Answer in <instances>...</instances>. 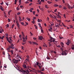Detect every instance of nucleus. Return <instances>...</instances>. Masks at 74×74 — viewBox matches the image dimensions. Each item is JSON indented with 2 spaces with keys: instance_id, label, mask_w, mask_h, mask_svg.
Masks as SVG:
<instances>
[{
  "instance_id": "nucleus-14",
  "label": "nucleus",
  "mask_w": 74,
  "mask_h": 74,
  "mask_svg": "<svg viewBox=\"0 0 74 74\" xmlns=\"http://www.w3.org/2000/svg\"><path fill=\"white\" fill-rule=\"evenodd\" d=\"M61 45L62 46V48L63 47V46H64V44L63 42H61Z\"/></svg>"
},
{
  "instance_id": "nucleus-37",
  "label": "nucleus",
  "mask_w": 74,
  "mask_h": 74,
  "mask_svg": "<svg viewBox=\"0 0 74 74\" xmlns=\"http://www.w3.org/2000/svg\"><path fill=\"white\" fill-rule=\"evenodd\" d=\"M25 3L26 4H27V3H29V2L28 1H26L25 2Z\"/></svg>"
},
{
  "instance_id": "nucleus-1",
  "label": "nucleus",
  "mask_w": 74,
  "mask_h": 74,
  "mask_svg": "<svg viewBox=\"0 0 74 74\" xmlns=\"http://www.w3.org/2000/svg\"><path fill=\"white\" fill-rule=\"evenodd\" d=\"M12 61L14 63H17L19 62V61H18V60H15V59H13Z\"/></svg>"
},
{
  "instance_id": "nucleus-20",
  "label": "nucleus",
  "mask_w": 74,
  "mask_h": 74,
  "mask_svg": "<svg viewBox=\"0 0 74 74\" xmlns=\"http://www.w3.org/2000/svg\"><path fill=\"white\" fill-rule=\"evenodd\" d=\"M27 19V20L28 21H30V19L28 18V17H27L26 18Z\"/></svg>"
},
{
  "instance_id": "nucleus-6",
  "label": "nucleus",
  "mask_w": 74,
  "mask_h": 74,
  "mask_svg": "<svg viewBox=\"0 0 74 74\" xmlns=\"http://www.w3.org/2000/svg\"><path fill=\"white\" fill-rule=\"evenodd\" d=\"M39 40H42V38L43 39V37L42 36H39Z\"/></svg>"
},
{
  "instance_id": "nucleus-46",
  "label": "nucleus",
  "mask_w": 74,
  "mask_h": 74,
  "mask_svg": "<svg viewBox=\"0 0 74 74\" xmlns=\"http://www.w3.org/2000/svg\"><path fill=\"white\" fill-rule=\"evenodd\" d=\"M7 27H9V24H7Z\"/></svg>"
},
{
  "instance_id": "nucleus-44",
  "label": "nucleus",
  "mask_w": 74,
  "mask_h": 74,
  "mask_svg": "<svg viewBox=\"0 0 74 74\" xmlns=\"http://www.w3.org/2000/svg\"><path fill=\"white\" fill-rule=\"evenodd\" d=\"M17 10H19V8H18V7H17Z\"/></svg>"
},
{
  "instance_id": "nucleus-23",
  "label": "nucleus",
  "mask_w": 74,
  "mask_h": 74,
  "mask_svg": "<svg viewBox=\"0 0 74 74\" xmlns=\"http://www.w3.org/2000/svg\"><path fill=\"white\" fill-rule=\"evenodd\" d=\"M50 42H53L54 43H55V42H56V41H55V40H51L50 41Z\"/></svg>"
},
{
  "instance_id": "nucleus-55",
  "label": "nucleus",
  "mask_w": 74,
  "mask_h": 74,
  "mask_svg": "<svg viewBox=\"0 0 74 74\" xmlns=\"http://www.w3.org/2000/svg\"><path fill=\"white\" fill-rule=\"evenodd\" d=\"M11 11H12L11 10H10L9 11V12H8V13H10V12H11Z\"/></svg>"
},
{
  "instance_id": "nucleus-13",
  "label": "nucleus",
  "mask_w": 74,
  "mask_h": 74,
  "mask_svg": "<svg viewBox=\"0 0 74 74\" xmlns=\"http://www.w3.org/2000/svg\"><path fill=\"white\" fill-rule=\"evenodd\" d=\"M67 7H68V8H69V9H70V7H70V5L69 4H67Z\"/></svg>"
},
{
  "instance_id": "nucleus-36",
  "label": "nucleus",
  "mask_w": 74,
  "mask_h": 74,
  "mask_svg": "<svg viewBox=\"0 0 74 74\" xmlns=\"http://www.w3.org/2000/svg\"><path fill=\"white\" fill-rule=\"evenodd\" d=\"M25 38L26 40H27V36H26Z\"/></svg>"
},
{
  "instance_id": "nucleus-19",
  "label": "nucleus",
  "mask_w": 74,
  "mask_h": 74,
  "mask_svg": "<svg viewBox=\"0 0 74 74\" xmlns=\"http://www.w3.org/2000/svg\"><path fill=\"white\" fill-rule=\"evenodd\" d=\"M54 7H59V5H58L57 4H55L54 5Z\"/></svg>"
},
{
  "instance_id": "nucleus-52",
  "label": "nucleus",
  "mask_w": 74,
  "mask_h": 74,
  "mask_svg": "<svg viewBox=\"0 0 74 74\" xmlns=\"http://www.w3.org/2000/svg\"><path fill=\"white\" fill-rule=\"evenodd\" d=\"M47 18L48 21H49V17H47Z\"/></svg>"
},
{
  "instance_id": "nucleus-2",
  "label": "nucleus",
  "mask_w": 74,
  "mask_h": 74,
  "mask_svg": "<svg viewBox=\"0 0 74 74\" xmlns=\"http://www.w3.org/2000/svg\"><path fill=\"white\" fill-rule=\"evenodd\" d=\"M16 23L18 27V28L20 29V25L19 23H18V21H16Z\"/></svg>"
},
{
  "instance_id": "nucleus-43",
  "label": "nucleus",
  "mask_w": 74,
  "mask_h": 74,
  "mask_svg": "<svg viewBox=\"0 0 74 74\" xmlns=\"http://www.w3.org/2000/svg\"><path fill=\"white\" fill-rule=\"evenodd\" d=\"M49 31V32H52V30H51V29H48Z\"/></svg>"
},
{
  "instance_id": "nucleus-18",
  "label": "nucleus",
  "mask_w": 74,
  "mask_h": 74,
  "mask_svg": "<svg viewBox=\"0 0 74 74\" xmlns=\"http://www.w3.org/2000/svg\"><path fill=\"white\" fill-rule=\"evenodd\" d=\"M50 38V41H51V40H56L55 39L53 38L52 37H51V38Z\"/></svg>"
},
{
  "instance_id": "nucleus-35",
  "label": "nucleus",
  "mask_w": 74,
  "mask_h": 74,
  "mask_svg": "<svg viewBox=\"0 0 74 74\" xmlns=\"http://www.w3.org/2000/svg\"><path fill=\"white\" fill-rule=\"evenodd\" d=\"M8 22H11V20H10V19L8 18Z\"/></svg>"
},
{
  "instance_id": "nucleus-41",
  "label": "nucleus",
  "mask_w": 74,
  "mask_h": 74,
  "mask_svg": "<svg viewBox=\"0 0 74 74\" xmlns=\"http://www.w3.org/2000/svg\"><path fill=\"white\" fill-rule=\"evenodd\" d=\"M20 14H21L20 12H18L17 13V15H19Z\"/></svg>"
},
{
  "instance_id": "nucleus-24",
  "label": "nucleus",
  "mask_w": 74,
  "mask_h": 74,
  "mask_svg": "<svg viewBox=\"0 0 74 74\" xmlns=\"http://www.w3.org/2000/svg\"><path fill=\"white\" fill-rule=\"evenodd\" d=\"M22 34L23 36V37H24L25 36V35H24V33H23V32H22Z\"/></svg>"
},
{
  "instance_id": "nucleus-31",
  "label": "nucleus",
  "mask_w": 74,
  "mask_h": 74,
  "mask_svg": "<svg viewBox=\"0 0 74 74\" xmlns=\"http://www.w3.org/2000/svg\"><path fill=\"white\" fill-rule=\"evenodd\" d=\"M9 41H10V42H12V40L11 39H10Z\"/></svg>"
},
{
  "instance_id": "nucleus-45",
  "label": "nucleus",
  "mask_w": 74,
  "mask_h": 74,
  "mask_svg": "<svg viewBox=\"0 0 74 74\" xmlns=\"http://www.w3.org/2000/svg\"><path fill=\"white\" fill-rule=\"evenodd\" d=\"M14 25H15L13 24L12 25V28H13V27H14Z\"/></svg>"
},
{
  "instance_id": "nucleus-34",
  "label": "nucleus",
  "mask_w": 74,
  "mask_h": 74,
  "mask_svg": "<svg viewBox=\"0 0 74 74\" xmlns=\"http://www.w3.org/2000/svg\"><path fill=\"white\" fill-rule=\"evenodd\" d=\"M32 43L34 44H36V42H32Z\"/></svg>"
},
{
  "instance_id": "nucleus-62",
  "label": "nucleus",
  "mask_w": 74,
  "mask_h": 74,
  "mask_svg": "<svg viewBox=\"0 0 74 74\" xmlns=\"http://www.w3.org/2000/svg\"><path fill=\"white\" fill-rule=\"evenodd\" d=\"M3 2H2L1 3V5H3Z\"/></svg>"
},
{
  "instance_id": "nucleus-40",
  "label": "nucleus",
  "mask_w": 74,
  "mask_h": 74,
  "mask_svg": "<svg viewBox=\"0 0 74 74\" xmlns=\"http://www.w3.org/2000/svg\"><path fill=\"white\" fill-rule=\"evenodd\" d=\"M33 39H34V40H36L37 39L36 38L34 37L33 38Z\"/></svg>"
},
{
  "instance_id": "nucleus-58",
  "label": "nucleus",
  "mask_w": 74,
  "mask_h": 74,
  "mask_svg": "<svg viewBox=\"0 0 74 74\" xmlns=\"http://www.w3.org/2000/svg\"><path fill=\"white\" fill-rule=\"evenodd\" d=\"M57 11V9H56L55 10H54V12H56Z\"/></svg>"
},
{
  "instance_id": "nucleus-38",
  "label": "nucleus",
  "mask_w": 74,
  "mask_h": 74,
  "mask_svg": "<svg viewBox=\"0 0 74 74\" xmlns=\"http://www.w3.org/2000/svg\"><path fill=\"white\" fill-rule=\"evenodd\" d=\"M44 70V67H43V68L42 69V71H43Z\"/></svg>"
},
{
  "instance_id": "nucleus-53",
  "label": "nucleus",
  "mask_w": 74,
  "mask_h": 74,
  "mask_svg": "<svg viewBox=\"0 0 74 74\" xmlns=\"http://www.w3.org/2000/svg\"><path fill=\"white\" fill-rule=\"evenodd\" d=\"M10 42H10H9V43H10V44H12V42Z\"/></svg>"
},
{
  "instance_id": "nucleus-39",
  "label": "nucleus",
  "mask_w": 74,
  "mask_h": 74,
  "mask_svg": "<svg viewBox=\"0 0 74 74\" xmlns=\"http://www.w3.org/2000/svg\"><path fill=\"white\" fill-rule=\"evenodd\" d=\"M47 6H48V5H45V7L46 8H48V7H47Z\"/></svg>"
},
{
  "instance_id": "nucleus-60",
  "label": "nucleus",
  "mask_w": 74,
  "mask_h": 74,
  "mask_svg": "<svg viewBox=\"0 0 74 74\" xmlns=\"http://www.w3.org/2000/svg\"><path fill=\"white\" fill-rule=\"evenodd\" d=\"M41 1H42V2H44V0H41Z\"/></svg>"
},
{
  "instance_id": "nucleus-63",
  "label": "nucleus",
  "mask_w": 74,
  "mask_h": 74,
  "mask_svg": "<svg viewBox=\"0 0 74 74\" xmlns=\"http://www.w3.org/2000/svg\"><path fill=\"white\" fill-rule=\"evenodd\" d=\"M6 4L7 5V6H8V3H6Z\"/></svg>"
},
{
  "instance_id": "nucleus-15",
  "label": "nucleus",
  "mask_w": 74,
  "mask_h": 74,
  "mask_svg": "<svg viewBox=\"0 0 74 74\" xmlns=\"http://www.w3.org/2000/svg\"><path fill=\"white\" fill-rule=\"evenodd\" d=\"M19 21H22V20L21 19V17L19 16Z\"/></svg>"
},
{
  "instance_id": "nucleus-51",
  "label": "nucleus",
  "mask_w": 74,
  "mask_h": 74,
  "mask_svg": "<svg viewBox=\"0 0 74 74\" xmlns=\"http://www.w3.org/2000/svg\"><path fill=\"white\" fill-rule=\"evenodd\" d=\"M23 42H26V40H23Z\"/></svg>"
},
{
  "instance_id": "nucleus-22",
  "label": "nucleus",
  "mask_w": 74,
  "mask_h": 74,
  "mask_svg": "<svg viewBox=\"0 0 74 74\" xmlns=\"http://www.w3.org/2000/svg\"><path fill=\"white\" fill-rule=\"evenodd\" d=\"M47 3H48V4H51L52 3V2H50L49 1H47Z\"/></svg>"
},
{
  "instance_id": "nucleus-56",
  "label": "nucleus",
  "mask_w": 74,
  "mask_h": 74,
  "mask_svg": "<svg viewBox=\"0 0 74 74\" xmlns=\"http://www.w3.org/2000/svg\"><path fill=\"white\" fill-rule=\"evenodd\" d=\"M19 2V3H21V0H20L18 1Z\"/></svg>"
},
{
  "instance_id": "nucleus-47",
  "label": "nucleus",
  "mask_w": 74,
  "mask_h": 74,
  "mask_svg": "<svg viewBox=\"0 0 74 74\" xmlns=\"http://www.w3.org/2000/svg\"><path fill=\"white\" fill-rule=\"evenodd\" d=\"M47 59H50V58H49V57H47Z\"/></svg>"
},
{
  "instance_id": "nucleus-4",
  "label": "nucleus",
  "mask_w": 74,
  "mask_h": 74,
  "mask_svg": "<svg viewBox=\"0 0 74 74\" xmlns=\"http://www.w3.org/2000/svg\"><path fill=\"white\" fill-rule=\"evenodd\" d=\"M55 18L56 20L57 21H58V22L60 23V24H58L59 25H60V23H61V21L60 20H58V19L56 18V17H55Z\"/></svg>"
},
{
  "instance_id": "nucleus-28",
  "label": "nucleus",
  "mask_w": 74,
  "mask_h": 74,
  "mask_svg": "<svg viewBox=\"0 0 74 74\" xmlns=\"http://www.w3.org/2000/svg\"><path fill=\"white\" fill-rule=\"evenodd\" d=\"M38 22H40V20L39 19V18L38 19Z\"/></svg>"
},
{
  "instance_id": "nucleus-27",
  "label": "nucleus",
  "mask_w": 74,
  "mask_h": 74,
  "mask_svg": "<svg viewBox=\"0 0 74 74\" xmlns=\"http://www.w3.org/2000/svg\"><path fill=\"white\" fill-rule=\"evenodd\" d=\"M38 25L39 27H40L41 28V24L40 23H38Z\"/></svg>"
},
{
  "instance_id": "nucleus-17",
  "label": "nucleus",
  "mask_w": 74,
  "mask_h": 74,
  "mask_svg": "<svg viewBox=\"0 0 74 74\" xmlns=\"http://www.w3.org/2000/svg\"><path fill=\"white\" fill-rule=\"evenodd\" d=\"M38 3H39V4H41V1L40 2V0H38Z\"/></svg>"
},
{
  "instance_id": "nucleus-57",
  "label": "nucleus",
  "mask_w": 74,
  "mask_h": 74,
  "mask_svg": "<svg viewBox=\"0 0 74 74\" xmlns=\"http://www.w3.org/2000/svg\"><path fill=\"white\" fill-rule=\"evenodd\" d=\"M64 17L66 18V14H64Z\"/></svg>"
},
{
  "instance_id": "nucleus-61",
  "label": "nucleus",
  "mask_w": 74,
  "mask_h": 74,
  "mask_svg": "<svg viewBox=\"0 0 74 74\" xmlns=\"http://www.w3.org/2000/svg\"><path fill=\"white\" fill-rule=\"evenodd\" d=\"M59 8H62V5H60L59 6Z\"/></svg>"
},
{
  "instance_id": "nucleus-48",
  "label": "nucleus",
  "mask_w": 74,
  "mask_h": 74,
  "mask_svg": "<svg viewBox=\"0 0 74 74\" xmlns=\"http://www.w3.org/2000/svg\"><path fill=\"white\" fill-rule=\"evenodd\" d=\"M21 24L22 25H24V23L23 22H21Z\"/></svg>"
},
{
  "instance_id": "nucleus-9",
  "label": "nucleus",
  "mask_w": 74,
  "mask_h": 74,
  "mask_svg": "<svg viewBox=\"0 0 74 74\" xmlns=\"http://www.w3.org/2000/svg\"><path fill=\"white\" fill-rule=\"evenodd\" d=\"M9 47L10 48L12 49H14V46H9Z\"/></svg>"
},
{
  "instance_id": "nucleus-12",
  "label": "nucleus",
  "mask_w": 74,
  "mask_h": 74,
  "mask_svg": "<svg viewBox=\"0 0 74 74\" xmlns=\"http://www.w3.org/2000/svg\"><path fill=\"white\" fill-rule=\"evenodd\" d=\"M6 39H7V41L8 42H10V41L9 40V39L8 38V37H6Z\"/></svg>"
},
{
  "instance_id": "nucleus-11",
  "label": "nucleus",
  "mask_w": 74,
  "mask_h": 74,
  "mask_svg": "<svg viewBox=\"0 0 74 74\" xmlns=\"http://www.w3.org/2000/svg\"><path fill=\"white\" fill-rule=\"evenodd\" d=\"M3 8L2 6H0V9H1V10L3 11H4V9H3Z\"/></svg>"
},
{
  "instance_id": "nucleus-42",
  "label": "nucleus",
  "mask_w": 74,
  "mask_h": 74,
  "mask_svg": "<svg viewBox=\"0 0 74 74\" xmlns=\"http://www.w3.org/2000/svg\"><path fill=\"white\" fill-rule=\"evenodd\" d=\"M32 23H33V24H34V23H35V21H32Z\"/></svg>"
},
{
  "instance_id": "nucleus-59",
  "label": "nucleus",
  "mask_w": 74,
  "mask_h": 74,
  "mask_svg": "<svg viewBox=\"0 0 74 74\" xmlns=\"http://www.w3.org/2000/svg\"><path fill=\"white\" fill-rule=\"evenodd\" d=\"M10 47L8 48L7 49V50H10Z\"/></svg>"
},
{
  "instance_id": "nucleus-25",
  "label": "nucleus",
  "mask_w": 74,
  "mask_h": 74,
  "mask_svg": "<svg viewBox=\"0 0 74 74\" xmlns=\"http://www.w3.org/2000/svg\"><path fill=\"white\" fill-rule=\"evenodd\" d=\"M34 26L35 27V28L36 29H37V26L36 25H34Z\"/></svg>"
},
{
  "instance_id": "nucleus-3",
  "label": "nucleus",
  "mask_w": 74,
  "mask_h": 74,
  "mask_svg": "<svg viewBox=\"0 0 74 74\" xmlns=\"http://www.w3.org/2000/svg\"><path fill=\"white\" fill-rule=\"evenodd\" d=\"M71 41L69 39H68L67 40V43H66V44L67 45H69V44H70Z\"/></svg>"
},
{
  "instance_id": "nucleus-10",
  "label": "nucleus",
  "mask_w": 74,
  "mask_h": 74,
  "mask_svg": "<svg viewBox=\"0 0 74 74\" xmlns=\"http://www.w3.org/2000/svg\"><path fill=\"white\" fill-rule=\"evenodd\" d=\"M14 50H11L10 51V52H11L12 53V55H14Z\"/></svg>"
},
{
  "instance_id": "nucleus-33",
  "label": "nucleus",
  "mask_w": 74,
  "mask_h": 74,
  "mask_svg": "<svg viewBox=\"0 0 74 74\" xmlns=\"http://www.w3.org/2000/svg\"><path fill=\"white\" fill-rule=\"evenodd\" d=\"M41 71H39V70H38V73H41Z\"/></svg>"
},
{
  "instance_id": "nucleus-64",
  "label": "nucleus",
  "mask_w": 74,
  "mask_h": 74,
  "mask_svg": "<svg viewBox=\"0 0 74 74\" xmlns=\"http://www.w3.org/2000/svg\"><path fill=\"white\" fill-rule=\"evenodd\" d=\"M16 56H17V57H20V56L18 55H17Z\"/></svg>"
},
{
  "instance_id": "nucleus-8",
  "label": "nucleus",
  "mask_w": 74,
  "mask_h": 74,
  "mask_svg": "<svg viewBox=\"0 0 74 74\" xmlns=\"http://www.w3.org/2000/svg\"><path fill=\"white\" fill-rule=\"evenodd\" d=\"M23 67H24V68H25V69H26V68H27V67H26V65L25 64H23Z\"/></svg>"
},
{
  "instance_id": "nucleus-16",
  "label": "nucleus",
  "mask_w": 74,
  "mask_h": 74,
  "mask_svg": "<svg viewBox=\"0 0 74 74\" xmlns=\"http://www.w3.org/2000/svg\"><path fill=\"white\" fill-rule=\"evenodd\" d=\"M72 47H71V48L72 50H73L74 49V45H72Z\"/></svg>"
},
{
  "instance_id": "nucleus-21",
  "label": "nucleus",
  "mask_w": 74,
  "mask_h": 74,
  "mask_svg": "<svg viewBox=\"0 0 74 74\" xmlns=\"http://www.w3.org/2000/svg\"><path fill=\"white\" fill-rule=\"evenodd\" d=\"M57 16L59 18H60V19H61V18H62V17H61V16L59 15H58Z\"/></svg>"
},
{
  "instance_id": "nucleus-5",
  "label": "nucleus",
  "mask_w": 74,
  "mask_h": 74,
  "mask_svg": "<svg viewBox=\"0 0 74 74\" xmlns=\"http://www.w3.org/2000/svg\"><path fill=\"white\" fill-rule=\"evenodd\" d=\"M63 53H62V55H67V53H66V52H65V51H62Z\"/></svg>"
},
{
  "instance_id": "nucleus-29",
  "label": "nucleus",
  "mask_w": 74,
  "mask_h": 74,
  "mask_svg": "<svg viewBox=\"0 0 74 74\" xmlns=\"http://www.w3.org/2000/svg\"><path fill=\"white\" fill-rule=\"evenodd\" d=\"M30 33L31 34V36H33V34H32V33L31 32H30Z\"/></svg>"
},
{
  "instance_id": "nucleus-7",
  "label": "nucleus",
  "mask_w": 74,
  "mask_h": 74,
  "mask_svg": "<svg viewBox=\"0 0 74 74\" xmlns=\"http://www.w3.org/2000/svg\"><path fill=\"white\" fill-rule=\"evenodd\" d=\"M36 64L37 66H38V67L39 68V69H41V66H40V65H39V63L38 62H37Z\"/></svg>"
},
{
  "instance_id": "nucleus-26",
  "label": "nucleus",
  "mask_w": 74,
  "mask_h": 74,
  "mask_svg": "<svg viewBox=\"0 0 74 74\" xmlns=\"http://www.w3.org/2000/svg\"><path fill=\"white\" fill-rule=\"evenodd\" d=\"M66 9H67V8H66V7L64 6V8H63L64 10H66Z\"/></svg>"
},
{
  "instance_id": "nucleus-30",
  "label": "nucleus",
  "mask_w": 74,
  "mask_h": 74,
  "mask_svg": "<svg viewBox=\"0 0 74 74\" xmlns=\"http://www.w3.org/2000/svg\"><path fill=\"white\" fill-rule=\"evenodd\" d=\"M26 72H27L28 73H29V70H28L27 69L26 71Z\"/></svg>"
},
{
  "instance_id": "nucleus-32",
  "label": "nucleus",
  "mask_w": 74,
  "mask_h": 74,
  "mask_svg": "<svg viewBox=\"0 0 74 74\" xmlns=\"http://www.w3.org/2000/svg\"><path fill=\"white\" fill-rule=\"evenodd\" d=\"M56 27H59V25H56Z\"/></svg>"
},
{
  "instance_id": "nucleus-54",
  "label": "nucleus",
  "mask_w": 74,
  "mask_h": 74,
  "mask_svg": "<svg viewBox=\"0 0 74 74\" xmlns=\"http://www.w3.org/2000/svg\"><path fill=\"white\" fill-rule=\"evenodd\" d=\"M27 57L28 59H29V56H27Z\"/></svg>"
},
{
  "instance_id": "nucleus-49",
  "label": "nucleus",
  "mask_w": 74,
  "mask_h": 74,
  "mask_svg": "<svg viewBox=\"0 0 74 74\" xmlns=\"http://www.w3.org/2000/svg\"><path fill=\"white\" fill-rule=\"evenodd\" d=\"M71 27H70V28H73V26H72L71 25Z\"/></svg>"
},
{
  "instance_id": "nucleus-50",
  "label": "nucleus",
  "mask_w": 74,
  "mask_h": 74,
  "mask_svg": "<svg viewBox=\"0 0 74 74\" xmlns=\"http://www.w3.org/2000/svg\"><path fill=\"white\" fill-rule=\"evenodd\" d=\"M30 10H31V11H32V10H33V8H32L30 9Z\"/></svg>"
}]
</instances>
